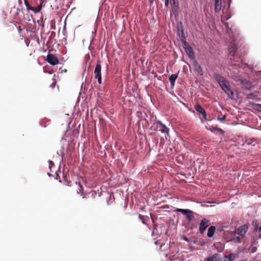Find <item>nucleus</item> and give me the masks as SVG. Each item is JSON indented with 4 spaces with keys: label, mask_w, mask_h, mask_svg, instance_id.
I'll use <instances>...</instances> for the list:
<instances>
[{
    "label": "nucleus",
    "mask_w": 261,
    "mask_h": 261,
    "mask_svg": "<svg viewBox=\"0 0 261 261\" xmlns=\"http://www.w3.org/2000/svg\"><path fill=\"white\" fill-rule=\"evenodd\" d=\"M24 4L27 8L28 10H33V7H31L27 0H24Z\"/></svg>",
    "instance_id": "24"
},
{
    "label": "nucleus",
    "mask_w": 261,
    "mask_h": 261,
    "mask_svg": "<svg viewBox=\"0 0 261 261\" xmlns=\"http://www.w3.org/2000/svg\"><path fill=\"white\" fill-rule=\"evenodd\" d=\"M203 261H228V259L224 258V259H222L221 255L218 253H215L212 256H210Z\"/></svg>",
    "instance_id": "8"
},
{
    "label": "nucleus",
    "mask_w": 261,
    "mask_h": 261,
    "mask_svg": "<svg viewBox=\"0 0 261 261\" xmlns=\"http://www.w3.org/2000/svg\"><path fill=\"white\" fill-rule=\"evenodd\" d=\"M177 78V75H176V74H172L170 75V76L169 78V80L170 81L171 86H174L175 82Z\"/></svg>",
    "instance_id": "19"
},
{
    "label": "nucleus",
    "mask_w": 261,
    "mask_h": 261,
    "mask_svg": "<svg viewBox=\"0 0 261 261\" xmlns=\"http://www.w3.org/2000/svg\"><path fill=\"white\" fill-rule=\"evenodd\" d=\"M154 130L160 131L162 133L168 134L169 129L166 125L162 123L160 121L158 120L156 122V127L154 129Z\"/></svg>",
    "instance_id": "4"
},
{
    "label": "nucleus",
    "mask_w": 261,
    "mask_h": 261,
    "mask_svg": "<svg viewBox=\"0 0 261 261\" xmlns=\"http://www.w3.org/2000/svg\"><path fill=\"white\" fill-rule=\"evenodd\" d=\"M222 2L221 0H215V11L217 13L221 9Z\"/></svg>",
    "instance_id": "15"
},
{
    "label": "nucleus",
    "mask_w": 261,
    "mask_h": 261,
    "mask_svg": "<svg viewBox=\"0 0 261 261\" xmlns=\"http://www.w3.org/2000/svg\"><path fill=\"white\" fill-rule=\"evenodd\" d=\"M26 43H27V46H29V43H27V42H26Z\"/></svg>",
    "instance_id": "36"
},
{
    "label": "nucleus",
    "mask_w": 261,
    "mask_h": 261,
    "mask_svg": "<svg viewBox=\"0 0 261 261\" xmlns=\"http://www.w3.org/2000/svg\"><path fill=\"white\" fill-rule=\"evenodd\" d=\"M55 84H56V83L55 82H54L52 84L53 87H54Z\"/></svg>",
    "instance_id": "34"
},
{
    "label": "nucleus",
    "mask_w": 261,
    "mask_h": 261,
    "mask_svg": "<svg viewBox=\"0 0 261 261\" xmlns=\"http://www.w3.org/2000/svg\"><path fill=\"white\" fill-rule=\"evenodd\" d=\"M194 108L196 111H197V112H198L199 113H200L202 114L204 119H205V120L207 119L206 113L205 111L204 110V109L200 105L197 104L195 106Z\"/></svg>",
    "instance_id": "13"
},
{
    "label": "nucleus",
    "mask_w": 261,
    "mask_h": 261,
    "mask_svg": "<svg viewBox=\"0 0 261 261\" xmlns=\"http://www.w3.org/2000/svg\"><path fill=\"white\" fill-rule=\"evenodd\" d=\"M79 186H80V189H79V192H82V191L83 190V187H82V186L80 184H79Z\"/></svg>",
    "instance_id": "30"
},
{
    "label": "nucleus",
    "mask_w": 261,
    "mask_h": 261,
    "mask_svg": "<svg viewBox=\"0 0 261 261\" xmlns=\"http://www.w3.org/2000/svg\"><path fill=\"white\" fill-rule=\"evenodd\" d=\"M216 230V227L214 226H211L207 231V237H212L214 234V232Z\"/></svg>",
    "instance_id": "17"
},
{
    "label": "nucleus",
    "mask_w": 261,
    "mask_h": 261,
    "mask_svg": "<svg viewBox=\"0 0 261 261\" xmlns=\"http://www.w3.org/2000/svg\"><path fill=\"white\" fill-rule=\"evenodd\" d=\"M18 3H19V5H22V0H18Z\"/></svg>",
    "instance_id": "31"
},
{
    "label": "nucleus",
    "mask_w": 261,
    "mask_h": 261,
    "mask_svg": "<svg viewBox=\"0 0 261 261\" xmlns=\"http://www.w3.org/2000/svg\"><path fill=\"white\" fill-rule=\"evenodd\" d=\"M177 33H178V35L179 36V38L180 40H181V42L182 43H184L185 42H186V37L185 34L184 33L183 28L181 26H180V27L178 26Z\"/></svg>",
    "instance_id": "11"
},
{
    "label": "nucleus",
    "mask_w": 261,
    "mask_h": 261,
    "mask_svg": "<svg viewBox=\"0 0 261 261\" xmlns=\"http://www.w3.org/2000/svg\"><path fill=\"white\" fill-rule=\"evenodd\" d=\"M253 108L255 110L261 111V104H254Z\"/></svg>",
    "instance_id": "25"
},
{
    "label": "nucleus",
    "mask_w": 261,
    "mask_h": 261,
    "mask_svg": "<svg viewBox=\"0 0 261 261\" xmlns=\"http://www.w3.org/2000/svg\"><path fill=\"white\" fill-rule=\"evenodd\" d=\"M210 224V220L206 219H203L199 224V232L200 233H203L205 230L206 228Z\"/></svg>",
    "instance_id": "7"
},
{
    "label": "nucleus",
    "mask_w": 261,
    "mask_h": 261,
    "mask_svg": "<svg viewBox=\"0 0 261 261\" xmlns=\"http://www.w3.org/2000/svg\"><path fill=\"white\" fill-rule=\"evenodd\" d=\"M237 50H238L237 46L236 45L233 44V45H231L228 48L229 54L230 56H234L235 55Z\"/></svg>",
    "instance_id": "14"
},
{
    "label": "nucleus",
    "mask_w": 261,
    "mask_h": 261,
    "mask_svg": "<svg viewBox=\"0 0 261 261\" xmlns=\"http://www.w3.org/2000/svg\"><path fill=\"white\" fill-rule=\"evenodd\" d=\"M226 119V116L225 115H222L221 117H218L217 118V119L221 121V122H223V121H224Z\"/></svg>",
    "instance_id": "27"
},
{
    "label": "nucleus",
    "mask_w": 261,
    "mask_h": 261,
    "mask_svg": "<svg viewBox=\"0 0 261 261\" xmlns=\"http://www.w3.org/2000/svg\"><path fill=\"white\" fill-rule=\"evenodd\" d=\"M181 239L186 242H192V239L191 238H188L187 237L183 236L181 237Z\"/></svg>",
    "instance_id": "26"
},
{
    "label": "nucleus",
    "mask_w": 261,
    "mask_h": 261,
    "mask_svg": "<svg viewBox=\"0 0 261 261\" xmlns=\"http://www.w3.org/2000/svg\"><path fill=\"white\" fill-rule=\"evenodd\" d=\"M19 30H21L20 27H19Z\"/></svg>",
    "instance_id": "37"
},
{
    "label": "nucleus",
    "mask_w": 261,
    "mask_h": 261,
    "mask_svg": "<svg viewBox=\"0 0 261 261\" xmlns=\"http://www.w3.org/2000/svg\"><path fill=\"white\" fill-rule=\"evenodd\" d=\"M238 257V255L234 253L229 254L228 256H225L224 258L228 259V261H233L234 259Z\"/></svg>",
    "instance_id": "20"
},
{
    "label": "nucleus",
    "mask_w": 261,
    "mask_h": 261,
    "mask_svg": "<svg viewBox=\"0 0 261 261\" xmlns=\"http://www.w3.org/2000/svg\"><path fill=\"white\" fill-rule=\"evenodd\" d=\"M241 84L243 86L244 88L247 90H251L254 87L251 82L245 79L242 81Z\"/></svg>",
    "instance_id": "12"
},
{
    "label": "nucleus",
    "mask_w": 261,
    "mask_h": 261,
    "mask_svg": "<svg viewBox=\"0 0 261 261\" xmlns=\"http://www.w3.org/2000/svg\"><path fill=\"white\" fill-rule=\"evenodd\" d=\"M257 248L255 246H253V247H251L250 249V252L252 253L256 252L257 251Z\"/></svg>",
    "instance_id": "28"
},
{
    "label": "nucleus",
    "mask_w": 261,
    "mask_h": 261,
    "mask_svg": "<svg viewBox=\"0 0 261 261\" xmlns=\"http://www.w3.org/2000/svg\"><path fill=\"white\" fill-rule=\"evenodd\" d=\"M194 71L198 74L200 75H203V71L201 66L198 64L196 63L194 64Z\"/></svg>",
    "instance_id": "16"
},
{
    "label": "nucleus",
    "mask_w": 261,
    "mask_h": 261,
    "mask_svg": "<svg viewBox=\"0 0 261 261\" xmlns=\"http://www.w3.org/2000/svg\"><path fill=\"white\" fill-rule=\"evenodd\" d=\"M214 77L219 83L220 86L225 93L232 98L233 96V92L231 89L229 82L218 73H215L214 74Z\"/></svg>",
    "instance_id": "1"
},
{
    "label": "nucleus",
    "mask_w": 261,
    "mask_h": 261,
    "mask_svg": "<svg viewBox=\"0 0 261 261\" xmlns=\"http://www.w3.org/2000/svg\"><path fill=\"white\" fill-rule=\"evenodd\" d=\"M175 211L181 213L183 215H186V218L189 222L191 221L194 218V216L193 215L194 213L190 210L177 208Z\"/></svg>",
    "instance_id": "3"
},
{
    "label": "nucleus",
    "mask_w": 261,
    "mask_h": 261,
    "mask_svg": "<svg viewBox=\"0 0 261 261\" xmlns=\"http://www.w3.org/2000/svg\"><path fill=\"white\" fill-rule=\"evenodd\" d=\"M40 4L37 6V7H36V8L33 7V10H31V11H33L35 13H39L41 9H42V4L43 3V1L40 0Z\"/></svg>",
    "instance_id": "18"
},
{
    "label": "nucleus",
    "mask_w": 261,
    "mask_h": 261,
    "mask_svg": "<svg viewBox=\"0 0 261 261\" xmlns=\"http://www.w3.org/2000/svg\"><path fill=\"white\" fill-rule=\"evenodd\" d=\"M215 129L218 130L219 132H223L222 129L221 128H215Z\"/></svg>",
    "instance_id": "32"
},
{
    "label": "nucleus",
    "mask_w": 261,
    "mask_h": 261,
    "mask_svg": "<svg viewBox=\"0 0 261 261\" xmlns=\"http://www.w3.org/2000/svg\"><path fill=\"white\" fill-rule=\"evenodd\" d=\"M232 79L236 82H240V83H242V81H243L244 79L242 77V76L240 75H233L232 76Z\"/></svg>",
    "instance_id": "21"
},
{
    "label": "nucleus",
    "mask_w": 261,
    "mask_h": 261,
    "mask_svg": "<svg viewBox=\"0 0 261 261\" xmlns=\"http://www.w3.org/2000/svg\"><path fill=\"white\" fill-rule=\"evenodd\" d=\"M257 96L254 93H251L247 95V98L250 99H256Z\"/></svg>",
    "instance_id": "22"
},
{
    "label": "nucleus",
    "mask_w": 261,
    "mask_h": 261,
    "mask_svg": "<svg viewBox=\"0 0 261 261\" xmlns=\"http://www.w3.org/2000/svg\"><path fill=\"white\" fill-rule=\"evenodd\" d=\"M183 47L185 50V51L188 57L193 59L195 58L194 53L192 48V47L189 45V44L187 42H185L182 43Z\"/></svg>",
    "instance_id": "5"
},
{
    "label": "nucleus",
    "mask_w": 261,
    "mask_h": 261,
    "mask_svg": "<svg viewBox=\"0 0 261 261\" xmlns=\"http://www.w3.org/2000/svg\"><path fill=\"white\" fill-rule=\"evenodd\" d=\"M101 65L98 63L95 66L94 69V74H95V78L97 79L98 84L101 83Z\"/></svg>",
    "instance_id": "6"
},
{
    "label": "nucleus",
    "mask_w": 261,
    "mask_h": 261,
    "mask_svg": "<svg viewBox=\"0 0 261 261\" xmlns=\"http://www.w3.org/2000/svg\"><path fill=\"white\" fill-rule=\"evenodd\" d=\"M139 218L142 221V223L143 224H145V221L147 220L148 217L147 216H145L141 214H139Z\"/></svg>",
    "instance_id": "23"
},
{
    "label": "nucleus",
    "mask_w": 261,
    "mask_h": 261,
    "mask_svg": "<svg viewBox=\"0 0 261 261\" xmlns=\"http://www.w3.org/2000/svg\"><path fill=\"white\" fill-rule=\"evenodd\" d=\"M48 163H49V168L50 169L51 168L52 166L54 165V163L51 161H49Z\"/></svg>",
    "instance_id": "29"
},
{
    "label": "nucleus",
    "mask_w": 261,
    "mask_h": 261,
    "mask_svg": "<svg viewBox=\"0 0 261 261\" xmlns=\"http://www.w3.org/2000/svg\"><path fill=\"white\" fill-rule=\"evenodd\" d=\"M248 226L246 225H243L239 227L234 232V236H236L235 241L237 242H240V240L245 235Z\"/></svg>",
    "instance_id": "2"
},
{
    "label": "nucleus",
    "mask_w": 261,
    "mask_h": 261,
    "mask_svg": "<svg viewBox=\"0 0 261 261\" xmlns=\"http://www.w3.org/2000/svg\"><path fill=\"white\" fill-rule=\"evenodd\" d=\"M46 61L52 65H55L59 63L58 59L54 55L51 54L47 55Z\"/></svg>",
    "instance_id": "10"
},
{
    "label": "nucleus",
    "mask_w": 261,
    "mask_h": 261,
    "mask_svg": "<svg viewBox=\"0 0 261 261\" xmlns=\"http://www.w3.org/2000/svg\"><path fill=\"white\" fill-rule=\"evenodd\" d=\"M258 230L259 231H261V226L258 228Z\"/></svg>",
    "instance_id": "35"
},
{
    "label": "nucleus",
    "mask_w": 261,
    "mask_h": 261,
    "mask_svg": "<svg viewBox=\"0 0 261 261\" xmlns=\"http://www.w3.org/2000/svg\"><path fill=\"white\" fill-rule=\"evenodd\" d=\"M169 3L173 11H176L179 5L178 0H165V5L166 7L168 6Z\"/></svg>",
    "instance_id": "9"
},
{
    "label": "nucleus",
    "mask_w": 261,
    "mask_h": 261,
    "mask_svg": "<svg viewBox=\"0 0 261 261\" xmlns=\"http://www.w3.org/2000/svg\"><path fill=\"white\" fill-rule=\"evenodd\" d=\"M55 35V33L54 32H51V37Z\"/></svg>",
    "instance_id": "33"
}]
</instances>
